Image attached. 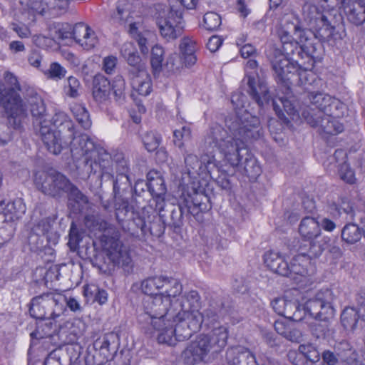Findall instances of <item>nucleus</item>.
<instances>
[{"mask_svg":"<svg viewBox=\"0 0 365 365\" xmlns=\"http://www.w3.org/2000/svg\"><path fill=\"white\" fill-rule=\"evenodd\" d=\"M310 94H316V93H309L304 97V102L302 106H299L297 104V99L293 95L279 97L272 101V106L276 114L279 118L286 122H289V119L286 117L285 113L294 120L302 116V110L307 108L309 103V96Z\"/></svg>","mask_w":365,"mask_h":365,"instance_id":"16","label":"nucleus"},{"mask_svg":"<svg viewBox=\"0 0 365 365\" xmlns=\"http://www.w3.org/2000/svg\"><path fill=\"white\" fill-rule=\"evenodd\" d=\"M111 88L115 101L119 103H123L125 98V83L123 76H116L110 86V88Z\"/></svg>","mask_w":365,"mask_h":365,"instance_id":"51","label":"nucleus"},{"mask_svg":"<svg viewBox=\"0 0 365 365\" xmlns=\"http://www.w3.org/2000/svg\"><path fill=\"white\" fill-rule=\"evenodd\" d=\"M116 335L113 333H108L103 336L98 338L93 342V347L95 351L93 357L101 358L98 365H101L108 361V359L111 356L110 351V346L111 343L115 342Z\"/></svg>","mask_w":365,"mask_h":365,"instance_id":"29","label":"nucleus"},{"mask_svg":"<svg viewBox=\"0 0 365 365\" xmlns=\"http://www.w3.org/2000/svg\"><path fill=\"white\" fill-rule=\"evenodd\" d=\"M173 306L175 310V317L176 319V327L182 325V322L187 324V315L192 314L195 311H198L200 307V297L195 290H191L185 293L180 299L173 300Z\"/></svg>","mask_w":365,"mask_h":365,"instance_id":"19","label":"nucleus"},{"mask_svg":"<svg viewBox=\"0 0 365 365\" xmlns=\"http://www.w3.org/2000/svg\"><path fill=\"white\" fill-rule=\"evenodd\" d=\"M43 73L44 76L48 79L59 81L66 76L67 71L58 63L53 62L50 64L48 69L43 71Z\"/></svg>","mask_w":365,"mask_h":365,"instance_id":"54","label":"nucleus"},{"mask_svg":"<svg viewBox=\"0 0 365 365\" xmlns=\"http://www.w3.org/2000/svg\"><path fill=\"white\" fill-rule=\"evenodd\" d=\"M110 172L105 173L102 168L100 170L102 172V174L106 175H111V173L113 171V164L115 163V169L117 174L118 173H128L129 171V165L127 159L125 158V155L121 152H115L112 155H110Z\"/></svg>","mask_w":365,"mask_h":365,"instance_id":"43","label":"nucleus"},{"mask_svg":"<svg viewBox=\"0 0 365 365\" xmlns=\"http://www.w3.org/2000/svg\"><path fill=\"white\" fill-rule=\"evenodd\" d=\"M60 301L61 297L57 299L51 293L36 296L30 302L29 314L36 319L57 320L66 312Z\"/></svg>","mask_w":365,"mask_h":365,"instance_id":"12","label":"nucleus"},{"mask_svg":"<svg viewBox=\"0 0 365 365\" xmlns=\"http://www.w3.org/2000/svg\"><path fill=\"white\" fill-rule=\"evenodd\" d=\"M142 140L145 149L148 152H153L159 147L162 138L158 133L148 131L143 135Z\"/></svg>","mask_w":365,"mask_h":365,"instance_id":"53","label":"nucleus"},{"mask_svg":"<svg viewBox=\"0 0 365 365\" xmlns=\"http://www.w3.org/2000/svg\"><path fill=\"white\" fill-rule=\"evenodd\" d=\"M204 147L207 153L212 155L216 152L222 155L224 168L237 165L242 152L246 151L242 142L236 140L233 134L218 123L209 127L204 138Z\"/></svg>","mask_w":365,"mask_h":365,"instance_id":"4","label":"nucleus"},{"mask_svg":"<svg viewBox=\"0 0 365 365\" xmlns=\"http://www.w3.org/2000/svg\"><path fill=\"white\" fill-rule=\"evenodd\" d=\"M174 143L179 148L184 147V142L191 139L192 131L190 126L183 125L180 129H176L173 132Z\"/></svg>","mask_w":365,"mask_h":365,"instance_id":"56","label":"nucleus"},{"mask_svg":"<svg viewBox=\"0 0 365 365\" xmlns=\"http://www.w3.org/2000/svg\"><path fill=\"white\" fill-rule=\"evenodd\" d=\"M299 232L303 239L312 241L319 237L320 224L314 217H305L299 224Z\"/></svg>","mask_w":365,"mask_h":365,"instance_id":"34","label":"nucleus"},{"mask_svg":"<svg viewBox=\"0 0 365 365\" xmlns=\"http://www.w3.org/2000/svg\"><path fill=\"white\" fill-rule=\"evenodd\" d=\"M133 90L139 95L146 96L152 91L151 79L147 71H141L140 74L129 76Z\"/></svg>","mask_w":365,"mask_h":365,"instance_id":"36","label":"nucleus"},{"mask_svg":"<svg viewBox=\"0 0 365 365\" xmlns=\"http://www.w3.org/2000/svg\"><path fill=\"white\" fill-rule=\"evenodd\" d=\"M34 181L38 190L53 197H61L70 185L69 179L55 170L37 172L35 173Z\"/></svg>","mask_w":365,"mask_h":365,"instance_id":"14","label":"nucleus"},{"mask_svg":"<svg viewBox=\"0 0 365 365\" xmlns=\"http://www.w3.org/2000/svg\"><path fill=\"white\" fill-rule=\"evenodd\" d=\"M131 186L130 179L126 173H118L113 180V194L115 198L122 197Z\"/></svg>","mask_w":365,"mask_h":365,"instance_id":"46","label":"nucleus"},{"mask_svg":"<svg viewBox=\"0 0 365 365\" xmlns=\"http://www.w3.org/2000/svg\"><path fill=\"white\" fill-rule=\"evenodd\" d=\"M61 297L60 304L63 308L66 309V307L73 312H81L83 307L81 305L80 302L73 297H66L63 295H56V298L58 299Z\"/></svg>","mask_w":365,"mask_h":365,"instance_id":"61","label":"nucleus"},{"mask_svg":"<svg viewBox=\"0 0 365 365\" xmlns=\"http://www.w3.org/2000/svg\"><path fill=\"white\" fill-rule=\"evenodd\" d=\"M140 324L150 326L160 344L173 346L178 341L176 319L173 300L160 295L145 296L137 311Z\"/></svg>","mask_w":365,"mask_h":365,"instance_id":"2","label":"nucleus"},{"mask_svg":"<svg viewBox=\"0 0 365 365\" xmlns=\"http://www.w3.org/2000/svg\"><path fill=\"white\" fill-rule=\"evenodd\" d=\"M164 50L163 47L155 45L151 50L150 63L155 71H160L163 61Z\"/></svg>","mask_w":365,"mask_h":365,"instance_id":"60","label":"nucleus"},{"mask_svg":"<svg viewBox=\"0 0 365 365\" xmlns=\"http://www.w3.org/2000/svg\"><path fill=\"white\" fill-rule=\"evenodd\" d=\"M73 38L85 50H91L98 43L96 32L84 23H78L73 28Z\"/></svg>","mask_w":365,"mask_h":365,"instance_id":"24","label":"nucleus"},{"mask_svg":"<svg viewBox=\"0 0 365 365\" xmlns=\"http://www.w3.org/2000/svg\"><path fill=\"white\" fill-rule=\"evenodd\" d=\"M166 7L157 18V25L161 36L168 41L174 40L181 36L185 21L182 9L179 4H172L176 0H168Z\"/></svg>","mask_w":365,"mask_h":365,"instance_id":"11","label":"nucleus"},{"mask_svg":"<svg viewBox=\"0 0 365 365\" xmlns=\"http://www.w3.org/2000/svg\"><path fill=\"white\" fill-rule=\"evenodd\" d=\"M53 321L38 324L36 332L31 335H37L38 338L51 337L57 330L56 320Z\"/></svg>","mask_w":365,"mask_h":365,"instance_id":"57","label":"nucleus"},{"mask_svg":"<svg viewBox=\"0 0 365 365\" xmlns=\"http://www.w3.org/2000/svg\"><path fill=\"white\" fill-rule=\"evenodd\" d=\"M46 6L45 14L56 16L63 11L66 6V0H44Z\"/></svg>","mask_w":365,"mask_h":365,"instance_id":"59","label":"nucleus"},{"mask_svg":"<svg viewBox=\"0 0 365 365\" xmlns=\"http://www.w3.org/2000/svg\"><path fill=\"white\" fill-rule=\"evenodd\" d=\"M68 147L73 158H85L88 173H96L98 168H102L105 173L110 172V154L103 148H97L86 134L74 135L70 140Z\"/></svg>","mask_w":365,"mask_h":365,"instance_id":"7","label":"nucleus"},{"mask_svg":"<svg viewBox=\"0 0 365 365\" xmlns=\"http://www.w3.org/2000/svg\"><path fill=\"white\" fill-rule=\"evenodd\" d=\"M148 189L155 202V210L163 212L165 207V196L167 187L161 174L156 170H150L147 174Z\"/></svg>","mask_w":365,"mask_h":365,"instance_id":"22","label":"nucleus"},{"mask_svg":"<svg viewBox=\"0 0 365 365\" xmlns=\"http://www.w3.org/2000/svg\"><path fill=\"white\" fill-rule=\"evenodd\" d=\"M115 212L119 225L137 213L128 201L123 197L115 198Z\"/></svg>","mask_w":365,"mask_h":365,"instance_id":"38","label":"nucleus"},{"mask_svg":"<svg viewBox=\"0 0 365 365\" xmlns=\"http://www.w3.org/2000/svg\"><path fill=\"white\" fill-rule=\"evenodd\" d=\"M4 202H0V222H13L26 212V206L21 198L8 202L4 207Z\"/></svg>","mask_w":365,"mask_h":365,"instance_id":"26","label":"nucleus"},{"mask_svg":"<svg viewBox=\"0 0 365 365\" xmlns=\"http://www.w3.org/2000/svg\"><path fill=\"white\" fill-rule=\"evenodd\" d=\"M168 210L170 212V220H168L163 212H158L159 217L164 224L173 227L175 230L182 225V218L186 208L182 203L178 205H170Z\"/></svg>","mask_w":365,"mask_h":365,"instance_id":"35","label":"nucleus"},{"mask_svg":"<svg viewBox=\"0 0 365 365\" xmlns=\"http://www.w3.org/2000/svg\"><path fill=\"white\" fill-rule=\"evenodd\" d=\"M358 354L347 341L336 344L333 350L325 349L321 354L323 365L350 364L356 361Z\"/></svg>","mask_w":365,"mask_h":365,"instance_id":"20","label":"nucleus"},{"mask_svg":"<svg viewBox=\"0 0 365 365\" xmlns=\"http://www.w3.org/2000/svg\"><path fill=\"white\" fill-rule=\"evenodd\" d=\"M227 365H258L255 354L244 346H234L226 351Z\"/></svg>","mask_w":365,"mask_h":365,"instance_id":"25","label":"nucleus"},{"mask_svg":"<svg viewBox=\"0 0 365 365\" xmlns=\"http://www.w3.org/2000/svg\"><path fill=\"white\" fill-rule=\"evenodd\" d=\"M0 99V105L4 108L6 115L5 121L0 122V145H6L11 143L21 126L23 119L27 115L26 106H23L18 98L11 96V102Z\"/></svg>","mask_w":365,"mask_h":365,"instance_id":"9","label":"nucleus"},{"mask_svg":"<svg viewBox=\"0 0 365 365\" xmlns=\"http://www.w3.org/2000/svg\"><path fill=\"white\" fill-rule=\"evenodd\" d=\"M329 212L334 217L340 216L343 212L349 215L351 217H353V207L349 202L344 200H341V204L338 205L333 202L329 206Z\"/></svg>","mask_w":365,"mask_h":365,"instance_id":"58","label":"nucleus"},{"mask_svg":"<svg viewBox=\"0 0 365 365\" xmlns=\"http://www.w3.org/2000/svg\"><path fill=\"white\" fill-rule=\"evenodd\" d=\"M246 151L242 152V155L239 158V163L235 165H230V168L233 170L240 165H243L245 174L250 179L255 180L261 174V168L258 164L257 159L249 151L247 146H244Z\"/></svg>","mask_w":365,"mask_h":365,"instance_id":"27","label":"nucleus"},{"mask_svg":"<svg viewBox=\"0 0 365 365\" xmlns=\"http://www.w3.org/2000/svg\"><path fill=\"white\" fill-rule=\"evenodd\" d=\"M180 60L183 61L186 66H190L195 63L197 58L195 53L182 54L181 58H180L177 54L175 53L168 58L167 64H171L170 69H172L173 71L178 70L180 67V63L176 64L175 61H179Z\"/></svg>","mask_w":365,"mask_h":365,"instance_id":"52","label":"nucleus"},{"mask_svg":"<svg viewBox=\"0 0 365 365\" xmlns=\"http://www.w3.org/2000/svg\"><path fill=\"white\" fill-rule=\"evenodd\" d=\"M361 230L354 223L346 225L341 230V238L348 244H354L361 237Z\"/></svg>","mask_w":365,"mask_h":365,"instance_id":"48","label":"nucleus"},{"mask_svg":"<svg viewBox=\"0 0 365 365\" xmlns=\"http://www.w3.org/2000/svg\"><path fill=\"white\" fill-rule=\"evenodd\" d=\"M309 103L302 110V117L312 127H320L324 133L330 135L344 130L343 125L334 118L338 115L334 108L337 110L340 105L337 99L322 93H316L309 96Z\"/></svg>","mask_w":365,"mask_h":365,"instance_id":"3","label":"nucleus"},{"mask_svg":"<svg viewBox=\"0 0 365 365\" xmlns=\"http://www.w3.org/2000/svg\"><path fill=\"white\" fill-rule=\"evenodd\" d=\"M55 218L46 217L38 220L33 227L32 230L37 235L50 237L52 234Z\"/></svg>","mask_w":365,"mask_h":365,"instance_id":"50","label":"nucleus"},{"mask_svg":"<svg viewBox=\"0 0 365 365\" xmlns=\"http://www.w3.org/2000/svg\"><path fill=\"white\" fill-rule=\"evenodd\" d=\"M322 38L317 35V33H313L311 31H303L300 34V46L297 53L302 58H307L308 63L313 66L314 62L320 58V51L322 45L317 38ZM322 41H324L322 39Z\"/></svg>","mask_w":365,"mask_h":365,"instance_id":"21","label":"nucleus"},{"mask_svg":"<svg viewBox=\"0 0 365 365\" xmlns=\"http://www.w3.org/2000/svg\"><path fill=\"white\" fill-rule=\"evenodd\" d=\"M51 121L55 129L51 127L48 120L39 121V133L48 151L58 155L63 149L68 148L70 140L76 131L73 121L63 112L55 113Z\"/></svg>","mask_w":365,"mask_h":365,"instance_id":"6","label":"nucleus"},{"mask_svg":"<svg viewBox=\"0 0 365 365\" xmlns=\"http://www.w3.org/2000/svg\"><path fill=\"white\" fill-rule=\"evenodd\" d=\"M71 110L76 120L84 129H88L91 127V120L89 113L84 106L74 103L71 106Z\"/></svg>","mask_w":365,"mask_h":365,"instance_id":"47","label":"nucleus"},{"mask_svg":"<svg viewBox=\"0 0 365 365\" xmlns=\"http://www.w3.org/2000/svg\"><path fill=\"white\" fill-rule=\"evenodd\" d=\"M110 83L109 80L101 74L95 76L93 82V96L99 103L106 102L110 96Z\"/></svg>","mask_w":365,"mask_h":365,"instance_id":"33","label":"nucleus"},{"mask_svg":"<svg viewBox=\"0 0 365 365\" xmlns=\"http://www.w3.org/2000/svg\"><path fill=\"white\" fill-rule=\"evenodd\" d=\"M164 276H155L148 277L141 282L142 292L146 296H156L161 294L162 287L164 285Z\"/></svg>","mask_w":365,"mask_h":365,"instance_id":"39","label":"nucleus"},{"mask_svg":"<svg viewBox=\"0 0 365 365\" xmlns=\"http://www.w3.org/2000/svg\"><path fill=\"white\" fill-rule=\"evenodd\" d=\"M125 61L130 66L128 77L140 74L141 71H147L145 66L141 63V58L138 52L125 58Z\"/></svg>","mask_w":365,"mask_h":365,"instance_id":"55","label":"nucleus"},{"mask_svg":"<svg viewBox=\"0 0 365 365\" xmlns=\"http://www.w3.org/2000/svg\"><path fill=\"white\" fill-rule=\"evenodd\" d=\"M4 78L7 84L9 85V87H6L4 85V88L6 93H3V98H5V101L11 102V96L16 97L18 98V101H20V103L23 106H26V104L23 101L20 95L17 93V91L21 90L20 84L18 81L17 77L10 71H6L4 73Z\"/></svg>","mask_w":365,"mask_h":365,"instance_id":"37","label":"nucleus"},{"mask_svg":"<svg viewBox=\"0 0 365 365\" xmlns=\"http://www.w3.org/2000/svg\"><path fill=\"white\" fill-rule=\"evenodd\" d=\"M68 147L73 158H85L88 173H96L98 168H102L105 173L110 172V154L103 148H97L86 134L74 135L70 140Z\"/></svg>","mask_w":365,"mask_h":365,"instance_id":"8","label":"nucleus"},{"mask_svg":"<svg viewBox=\"0 0 365 365\" xmlns=\"http://www.w3.org/2000/svg\"><path fill=\"white\" fill-rule=\"evenodd\" d=\"M356 310L358 317L365 322V289H361L355 295Z\"/></svg>","mask_w":365,"mask_h":365,"instance_id":"64","label":"nucleus"},{"mask_svg":"<svg viewBox=\"0 0 365 365\" xmlns=\"http://www.w3.org/2000/svg\"><path fill=\"white\" fill-rule=\"evenodd\" d=\"M348 20L356 26L365 22V7L363 0H351L343 7Z\"/></svg>","mask_w":365,"mask_h":365,"instance_id":"32","label":"nucleus"},{"mask_svg":"<svg viewBox=\"0 0 365 365\" xmlns=\"http://www.w3.org/2000/svg\"><path fill=\"white\" fill-rule=\"evenodd\" d=\"M334 299L335 296L331 289H321L306 301L304 309L314 319L325 322L335 314Z\"/></svg>","mask_w":365,"mask_h":365,"instance_id":"13","label":"nucleus"},{"mask_svg":"<svg viewBox=\"0 0 365 365\" xmlns=\"http://www.w3.org/2000/svg\"><path fill=\"white\" fill-rule=\"evenodd\" d=\"M304 18L311 29H314L317 35L323 40H329L334 30L327 16L315 5H306L303 8Z\"/></svg>","mask_w":365,"mask_h":365,"instance_id":"17","label":"nucleus"},{"mask_svg":"<svg viewBox=\"0 0 365 365\" xmlns=\"http://www.w3.org/2000/svg\"><path fill=\"white\" fill-rule=\"evenodd\" d=\"M85 224L88 227L101 232L100 242L114 266L125 267L130 265L131 257L120 240V232L113 225L93 216H86Z\"/></svg>","mask_w":365,"mask_h":365,"instance_id":"5","label":"nucleus"},{"mask_svg":"<svg viewBox=\"0 0 365 365\" xmlns=\"http://www.w3.org/2000/svg\"><path fill=\"white\" fill-rule=\"evenodd\" d=\"M163 282L164 285L160 294L163 298L168 297L171 299V297L175 298L182 292V286L177 279L164 276Z\"/></svg>","mask_w":365,"mask_h":365,"instance_id":"41","label":"nucleus"},{"mask_svg":"<svg viewBox=\"0 0 365 365\" xmlns=\"http://www.w3.org/2000/svg\"><path fill=\"white\" fill-rule=\"evenodd\" d=\"M222 309L221 301L212 302L203 313L195 311L187 316L186 327L180 325L176 327L178 341L190 339L203 325L211 328L206 334H200L191 341L182 353V358L187 365H194L202 361L209 354H217L226 346L228 338L227 328L223 326L215 327L218 324L220 314ZM182 325H185L182 322Z\"/></svg>","mask_w":365,"mask_h":365,"instance_id":"1","label":"nucleus"},{"mask_svg":"<svg viewBox=\"0 0 365 365\" xmlns=\"http://www.w3.org/2000/svg\"><path fill=\"white\" fill-rule=\"evenodd\" d=\"M264 262L272 272L280 275L289 277V265L284 257L279 252L268 251L264 255Z\"/></svg>","mask_w":365,"mask_h":365,"instance_id":"28","label":"nucleus"},{"mask_svg":"<svg viewBox=\"0 0 365 365\" xmlns=\"http://www.w3.org/2000/svg\"><path fill=\"white\" fill-rule=\"evenodd\" d=\"M208 202L209 198L207 195L196 192L192 196H189L188 199H185L182 203L186 208L187 215H192L195 217L200 212L210 209V207Z\"/></svg>","mask_w":365,"mask_h":365,"instance_id":"31","label":"nucleus"},{"mask_svg":"<svg viewBox=\"0 0 365 365\" xmlns=\"http://www.w3.org/2000/svg\"><path fill=\"white\" fill-rule=\"evenodd\" d=\"M298 351L303 354L304 359L309 364H315L320 360L321 354L317 346L312 343L300 344L298 347Z\"/></svg>","mask_w":365,"mask_h":365,"instance_id":"45","label":"nucleus"},{"mask_svg":"<svg viewBox=\"0 0 365 365\" xmlns=\"http://www.w3.org/2000/svg\"><path fill=\"white\" fill-rule=\"evenodd\" d=\"M230 132L234 135L237 140H241L244 146L247 142H252L260 138L262 135V128L259 118L245 113L240 116L226 120Z\"/></svg>","mask_w":365,"mask_h":365,"instance_id":"10","label":"nucleus"},{"mask_svg":"<svg viewBox=\"0 0 365 365\" xmlns=\"http://www.w3.org/2000/svg\"><path fill=\"white\" fill-rule=\"evenodd\" d=\"M285 309L283 317L294 322L302 321L305 316V310L304 307H302L297 300L287 299Z\"/></svg>","mask_w":365,"mask_h":365,"instance_id":"40","label":"nucleus"},{"mask_svg":"<svg viewBox=\"0 0 365 365\" xmlns=\"http://www.w3.org/2000/svg\"><path fill=\"white\" fill-rule=\"evenodd\" d=\"M207 157L208 158L207 160L202 157V162L196 155L187 153L184 154L185 170L190 178H195L197 176H200L206 172L211 174L214 168H216L222 173H230L228 168H224L222 165H219V163H217L215 155Z\"/></svg>","mask_w":365,"mask_h":365,"instance_id":"15","label":"nucleus"},{"mask_svg":"<svg viewBox=\"0 0 365 365\" xmlns=\"http://www.w3.org/2000/svg\"><path fill=\"white\" fill-rule=\"evenodd\" d=\"M272 68L278 82L289 88L291 76L297 73L299 78L306 77L307 68L302 69L297 62L291 61L284 54H279L272 61Z\"/></svg>","mask_w":365,"mask_h":365,"instance_id":"18","label":"nucleus"},{"mask_svg":"<svg viewBox=\"0 0 365 365\" xmlns=\"http://www.w3.org/2000/svg\"><path fill=\"white\" fill-rule=\"evenodd\" d=\"M50 240V237L37 235L32 230L31 234L29 237V243L31 249L35 252L41 250L45 247V242Z\"/></svg>","mask_w":365,"mask_h":365,"instance_id":"63","label":"nucleus"},{"mask_svg":"<svg viewBox=\"0 0 365 365\" xmlns=\"http://www.w3.org/2000/svg\"><path fill=\"white\" fill-rule=\"evenodd\" d=\"M221 24V17L215 12H207L203 17V26L209 31L219 28Z\"/></svg>","mask_w":365,"mask_h":365,"instance_id":"62","label":"nucleus"},{"mask_svg":"<svg viewBox=\"0 0 365 365\" xmlns=\"http://www.w3.org/2000/svg\"><path fill=\"white\" fill-rule=\"evenodd\" d=\"M247 85L250 96L259 107L269 104L272 97L264 80L260 79L258 76L256 78L254 76L249 75Z\"/></svg>","mask_w":365,"mask_h":365,"instance_id":"23","label":"nucleus"},{"mask_svg":"<svg viewBox=\"0 0 365 365\" xmlns=\"http://www.w3.org/2000/svg\"><path fill=\"white\" fill-rule=\"evenodd\" d=\"M358 312L354 307H346L341 314V324L344 329L348 331H354L356 328L358 319Z\"/></svg>","mask_w":365,"mask_h":365,"instance_id":"42","label":"nucleus"},{"mask_svg":"<svg viewBox=\"0 0 365 365\" xmlns=\"http://www.w3.org/2000/svg\"><path fill=\"white\" fill-rule=\"evenodd\" d=\"M123 230L134 237L147 234V222L138 212L120 224Z\"/></svg>","mask_w":365,"mask_h":365,"instance_id":"30","label":"nucleus"},{"mask_svg":"<svg viewBox=\"0 0 365 365\" xmlns=\"http://www.w3.org/2000/svg\"><path fill=\"white\" fill-rule=\"evenodd\" d=\"M30 105V110L34 118L39 119L40 121L43 120L46 114V107L42 98L37 94L32 96L29 100Z\"/></svg>","mask_w":365,"mask_h":365,"instance_id":"49","label":"nucleus"},{"mask_svg":"<svg viewBox=\"0 0 365 365\" xmlns=\"http://www.w3.org/2000/svg\"><path fill=\"white\" fill-rule=\"evenodd\" d=\"M314 240V241L312 240L310 242L309 248L307 255L309 257H317L330 247L331 239L328 236H323L319 238H315Z\"/></svg>","mask_w":365,"mask_h":365,"instance_id":"44","label":"nucleus"}]
</instances>
